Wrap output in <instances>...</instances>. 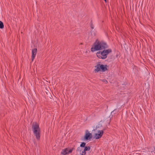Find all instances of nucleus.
<instances>
[{"label": "nucleus", "instance_id": "f257e3e1", "mask_svg": "<svg viewBox=\"0 0 155 155\" xmlns=\"http://www.w3.org/2000/svg\"><path fill=\"white\" fill-rule=\"evenodd\" d=\"M31 128L36 139L38 140H39L40 137L41 131L39 124L36 122H34L32 124Z\"/></svg>", "mask_w": 155, "mask_h": 155}, {"label": "nucleus", "instance_id": "39448f33", "mask_svg": "<svg viewBox=\"0 0 155 155\" xmlns=\"http://www.w3.org/2000/svg\"><path fill=\"white\" fill-rule=\"evenodd\" d=\"M92 137V134L90 133L88 130H86L84 137V139L86 140H89L91 139Z\"/></svg>", "mask_w": 155, "mask_h": 155}, {"label": "nucleus", "instance_id": "0eeeda50", "mask_svg": "<svg viewBox=\"0 0 155 155\" xmlns=\"http://www.w3.org/2000/svg\"><path fill=\"white\" fill-rule=\"evenodd\" d=\"M72 150L69 148H66L63 150L61 152V154L63 155H66L71 153Z\"/></svg>", "mask_w": 155, "mask_h": 155}, {"label": "nucleus", "instance_id": "f03ea898", "mask_svg": "<svg viewBox=\"0 0 155 155\" xmlns=\"http://www.w3.org/2000/svg\"><path fill=\"white\" fill-rule=\"evenodd\" d=\"M107 48V45L105 43L102 42H98L95 43L94 47L91 49V51L94 52L96 51L102 50Z\"/></svg>", "mask_w": 155, "mask_h": 155}, {"label": "nucleus", "instance_id": "dca6fc26", "mask_svg": "<svg viewBox=\"0 0 155 155\" xmlns=\"http://www.w3.org/2000/svg\"><path fill=\"white\" fill-rule=\"evenodd\" d=\"M104 1L105 2H106V1H107V0H104Z\"/></svg>", "mask_w": 155, "mask_h": 155}, {"label": "nucleus", "instance_id": "4468645a", "mask_svg": "<svg viewBox=\"0 0 155 155\" xmlns=\"http://www.w3.org/2000/svg\"><path fill=\"white\" fill-rule=\"evenodd\" d=\"M102 81H103V82H104L105 83H107V81L105 79L103 80Z\"/></svg>", "mask_w": 155, "mask_h": 155}, {"label": "nucleus", "instance_id": "20e7f679", "mask_svg": "<svg viewBox=\"0 0 155 155\" xmlns=\"http://www.w3.org/2000/svg\"><path fill=\"white\" fill-rule=\"evenodd\" d=\"M107 65L101 64L99 63L95 66L94 71L95 72H98L101 70L102 71H105L107 69Z\"/></svg>", "mask_w": 155, "mask_h": 155}, {"label": "nucleus", "instance_id": "7ed1b4c3", "mask_svg": "<svg viewBox=\"0 0 155 155\" xmlns=\"http://www.w3.org/2000/svg\"><path fill=\"white\" fill-rule=\"evenodd\" d=\"M111 52L110 49L105 50L102 51H98L97 53V56L99 58L104 59H106L107 55Z\"/></svg>", "mask_w": 155, "mask_h": 155}, {"label": "nucleus", "instance_id": "ddd939ff", "mask_svg": "<svg viewBox=\"0 0 155 155\" xmlns=\"http://www.w3.org/2000/svg\"><path fill=\"white\" fill-rule=\"evenodd\" d=\"M90 27L92 29H93L94 28V26L91 22V23Z\"/></svg>", "mask_w": 155, "mask_h": 155}, {"label": "nucleus", "instance_id": "f8f14e48", "mask_svg": "<svg viewBox=\"0 0 155 155\" xmlns=\"http://www.w3.org/2000/svg\"><path fill=\"white\" fill-rule=\"evenodd\" d=\"M86 151L84 149L82 151L81 153V155H85Z\"/></svg>", "mask_w": 155, "mask_h": 155}, {"label": "nucleus", "instance_id": "2eb2a0df", "mask_svg": "<svg viewBox=\"0 0 155 155\" xmlns=\"http://www.w3.org/2000/svg\"><path fill=\"white\" fill-rule=\"evenodd\" d=\"M115 111H116V110H114L113 111H112L111 112V113H113V112H114Z\"/></svg>", "mask_w": 155, "mask_h": 155}, {"label": "nucleus", "instance_id": "6e6552de", "mask_svg": "<svg viewBox=\"0 0 155 155\" xmlns=\"http://www.w3.org/2000/svg\"><path fill=\"white\" fill-rule=\"evenodd\" d=\"M37 52V49L35 48L33 49L32 50V56L31 58L32 61H33L36 55Z\"/></svg>", "mask_w": 155, "mask_h": 155}, {"label": "nucleus", "instance_id": "9d476101", "mask_svg": "<svg viewBox=\"0 0 155 155\" xmlns=\"http://www.w3.org/2000/svg\"><path fill=\"white\" fill-rule=\"evenodd\" d=\"M91 149L90 147L88 146V147H85V148L84 149L86 151H89Z\"/></svg>", "mask_w": 155, "mask_h": 155}, {"label": "nucleus", "instance_id": "423d86ee", "mask_svg": "<svg viewBox=\"0 0 155 155\" xmlns=\"http://www.w3.org/2000/svg\"><path fill=\"white\" fill-rule=\"evenodd\" d=\"M103 130H99L97 131V133H95L94 137L96 139H98L101 138L103 134Z\"/></svg>", "mask_w": 155, "mask_h": 155}, {"label": "nucleus", "instance_id": "1a4fd4ad", "mask_svg": "<svg viewBox=\"0 0 155 155\" xmlns=\"http://www.w3.org/2000/svg\"><path fill=\"white\" fill-rule=\"evenodd\" d=\"M4 27V25L3 23L1 21H0V28L2 29Z\"/></svg>", "mask_w": 155, "mask_h": 155}, {"label": "nucleus", "instance_id": "9b49d317", "mask_svg": "<svg viewBox=\"0 0 155 155\" xmlns=\"http://www.w3.org/2000/svg\"><path fill=\"white\" fill-rule=\"evenodd\" d=\"M86 144V143L84 142H82L80 145V147H84L85 146Z\"/></svg>", "mask_w": 155, "mask_h": 155}]
</instances>
